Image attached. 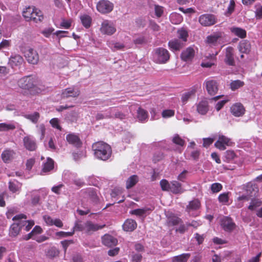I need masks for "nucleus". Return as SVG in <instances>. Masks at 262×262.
Returning a JSON list of instances; mask_svg holds the SVG:
<instances>
[{
    "instance_id": "f257e3e1",
    "label": "nucleus",
    "mask_w": 262,
    "mask_h": 262,
    "mask_svg": "<svg viewBox=\"0 0 262 262\" xmlns=\"http://www.w3.org/2000/svg\"><path fill=\"white\" fill-rule=\"evenodd\" d=\"M95 156L98 159L102 160H107L111 155L112 150L111 146L103 142L95 143L92 146Z\"/></svg>"
},
{
    "instance_id": "f03ea898",
    "label": "nucleus",
    "mask_w": 262,
    "mask_h": 262,
    "mask_svg": "<svg viewBox=\"0 0 262 262\" xmlns=\"http://www.w3.org/2000/svg\"><path fill=\"white\" fill-rule=\"evenodd\" d=\"M170 55L169 52L163 48L155 49L153 55L155 62L158 63H165L169 59Z\"/></svg>"
},
{
    "instance_id": "7ed1b4c3",
    "label": "nucleus",
    "mask_w": 262,
    "mask_h": 262,
    "mask_svg": "<svg viewBox=\"0 0 262 262\" xmlns=\"http://www.w3.org/2000/svg\"><path fill=\"white\" fill-rule=\"evenodd\" d=\"M225 40V34L222 32H215L207 36L206 42L210 46L222 44Z\"/></svg>"
},
{
    "instance_id": "20e7f679",
    "label": "nucleus",
    "mask_w": 262,
    "mask_h": 262,
    "mask_svg": "<svg viewBox=\"0 0 262 262\" xmlns=\"http://www.w3.org/2000/svg\"><path fill=\"white\" fill-rule=\"evenodd\" d=\"M27 216L25 214H19L13 217L12 220H20L21 229L26 232L29 231L34 225V222L33 220H26Z\"/></svg>"
},
{
    "instance_id": "39448f33",
    "label": "nucleus",
    "mask_w": 262,
    "mask_h": 262,
    "mask_svg": "<svg viewBox=\"0 0 262 262\" xmlns=\"http://www.w3.org/2000/svg\"><path fill=\"white\" fill-rule=\"evenodd\" d=\"M100 31L103 34L111 35L116 31V26L112 21L104 20L101 25Z\"/></svg>"
},
{
    "instance_id": "423d86ee",
    "label": "nucleus",
    "mask_w": 262,
    "mask_h": 262,
    "mask_svg": "<svg viewBox=\"0 0 262 262\" xmlns=\"http://www.w3.org/2000/svg\"><path fill=\"white\" fill-rule=\"evenodd\" d=\"M34 83V78L30 76L24 77L18 81V85L20 88L28 90L35 88Z\"/></svg>"
},
{
    "instance_id": "0eeeda50",
    "label": "nucleus",
    "mask_w": 262,
    "mask_h": 262,
    "mask_svg": "<svg viewBox=\"0 0 262 262\" xmlns=\"http://www.w3.org/2000/svg\"><path fill=\"white\" fill-rule=\"evenodd\" d=\"M96 8L101 14H107L113 10L114 4L109 1L101 0L97 3Z\"/></svg>"
},
{
    "instance_id": "6e6552de",
    "label": "nucleus",
    "mask_w": 262,
    "mask_h": 262,
    "mask_svg": "<svg viewBox=\"0 0 262 262\" xmlns=\"http://www.w3.org/2000/svg\"><path fill=\"white\" fill-rule=\"evenodd\" d=\"M21 51L24 52L23 48H20ZM24 55L28 62L35 64L37 63L39 60V56L36 51L31 48H28L24 51Z\"/></svg>"
},
{
    "instance_id": "1a4fd4ad",
    "label": "nucleus",
    "mask_w": 262,
    "mask_h": 262,
    "mask_svg": "<svg viewBox=\"0 0 262 262\" xmlns=\"http://www.w3.org/2000/svg\"><path fill=\"white\" fill-rule=\"evenodd\" d=\"M232 142L230 139L223 135H220L217 141L215 143L214 146L221 150H224L226 146H231Z\"/></svg>"
},
{
    "instance_id": "9d476101",
    "label": "nucleus",
    "mask_w": 262,
    "mask_h": 262,
    "mask_svg": "<svg viewBox=\"0 0 262 262\" xmlns=\"http://www.w3.org/2000/svg\"><path fill=\"white\" fill-rule=\"evenodd\" d=\"M199 21L203 26H210L216 23V19L212 14H205L200 16Z\"/></svg>"
},
{
    "instance_id": "9b49d317",
    "label": "nucleus",
    "mask_w": 262,
    "mask_h": 262,
    "mask_svg": "<svg viewBox=\"0 0 262 262\" xmlns=\"http://www.w3.org/2000/svg\"><path fill=\"white\" fill-rule=\"evenodd\" d=\"M207 92L210 95H214L218 91L217 82L212 79H207L204 82Z\"/></svg>"
},
{
    "instance_id": "f8f14e48",
    "label": "nucleus",
    "mask_w": 262,
    "mask_h": 262,
    "mask_svg": "<svg viewBox=\"0 0 262 262\" xmlns=\"http://www.w3.org/2000/svg\"><path fill=\"white\" fill-rule=\"evenodd\" d=\"M80 94L78 88L76 87H70L62 91L61 97L62 98H68L69 97H77Z\"/></svg>"
},
{
    "instance_id": "ddd939ff",
    "label": "nucleus",
    "mask_w": 262,
    "mask_h": 262,
    "mask_svg": "<svg viewBox=\"0 0 262 262\" xmlns=\"http://www.w3.org/2000/svg\"><path fill=\"white\" fill-rule=\"evenodd\" d=\"M23 142L25 148L30 151H34L37 147L35 140L31 136L25 137L23 139Z\"/></svg>"
},
{
    "instance_id": "4468645a",
    "label": "nucleus",
    "mask_w": 262,
    "mask_h": 262,
    "mask_svg": "<svg viewBox=\"0 0 262 262\" xmlns=\"http://www.w3.org/2000/svg\"><path fill=\"white\" fill-rule=\"evenodd\" d=\"M104 226L105 225H99L91 221H87L85 223V232L88 234H92L94 232L102 229Z\"/></svg>"
},
{
    "instance_id": "2eb2a0df",
    "label": "nucleus",
    "mask_w": 262,
    "mask_h": 262,
    "mask_svg": "<svg viewBox=\"0 0 262 262\" xmlns=\"http://www.w3.org/2000/svg\"><path fill=\"white\" fill-rule=\"evenodd\" d=\"M221 226L226 231H231L235 227V224L233 222L231 219L228 217H224L221 220Z\"/></svg>"
},
{
    "instance_id": "dca6fc26",
    "label": "nucleus",
    "mask_w": 262,
    "mask_h": 262,
    "mask_svg": "<svg viewBox=\"0 0 262 262\" xmlns=\"http://www.w3.org/2000/svg\"><path fill=\"white\" fill-rule=\"evenodd\" d=\"M231 112L235 117H240L245 114V110L240 103H236L231 107Z\"/></svg>"
},
{
    "instance_id": "f3484780",
    "label": "nucleus",
    "mask_w": 262,
    "mask_h": 262,
    "mask_svg": "<svg viewBox=\"0 0 262 262\" xmlns=\"http://www.w3.org/2000/svg\"><path fill=\"white\" fill-rule=\"evenodd\" d=\"M200 207V203L198 200H194L189 202L188 205L186 207V211L192 216H197L198 213H191L193 211L197 210Z\"/></svg>"
},
{
    "instance_id": "a211bd4d",
    "label": "nucleus",
    "mask_w": 262,
    "mask_h": 262,
    "mask_svg": "<svg viewBox=\"0 0 262 262\" xmlns=\"http://www.w3.org/2000/svg\"><path fill=\"white\" fill-rule=\"evenodd\" d=\"M43 219L47 225H55L59 228L63 226L61 221L59 219H53L49 215H45L43 216Z\"/></svg>"
},
{
    "instance_id": "6ab92c4d",
    "label": "nucleus",
    "mask_w": 262,
    "mask_h": 262,
    "mask_svg": "<svg viewBox=\"0 0 262 262\" xmlns=\"http://www.w3.org/2000/svg\"><path fill=\"white\" fill-rule=\"evenodd\" d=\"M196 107L199 114L204 115L209 110L208 102L206 100H202L196 104Z\"/></svg>"
},
{
    "instance_id": "aec40b11",
    "label": "nucleus",
    "mask_w": 262,
    "mask_h": 262,
    "mask_svg": "<svg viewBox=\"0 0 262 262\" xmlns=\"http://www.w3.org/2000/svg\"><path fill=\"white\" fill-rule=\"evenodd\" d=\"M233 52L234 49L231 47H228L226 49L225 61L230 66H233L234 64Z\"/></svg>"
},
{
    "instance_id": "412c9836",
    "label": "nucleus",
    "mask_w": 262,
    "mask_h": 262,
    "mask_svg": "<svg viewBox=\"0 0 262 262\" xmlns=\"http://www.w3.org/2000/svg\"><path fill=\"white\" fill-rule=\"evenodd\" d=\"M195 51L191 47H188L181 53V58L183 60L188 61L191 60L194 57Z\"/></svg>"
},
{
    "instance_id": "4be33fe9",
    "label": "nucleus",
    "mask_w": 262,
    "mask_h": 262,
    "mask_svg": "<svg viewBox=\"0 0 262 262\" xmlns=\"http://www.w3.org/2000/svg\"><path fill=\"white\" fill-rule=\"evenodd\" d=\"M102 243L107 246H116L118 243L117 239L112 235L105 234L102 237Z\"/></svg>"
},
{
    "instance_id": "5701e85b",
    "label": "nucleus",
    "mask_w": 262,
    "mask_h": 262,
    "mask_svg": "<svg viewBox=\"0 0 262 262\" xmlns=\"http://www.w3.org/2000/svg\"><path fill=\"white\" fill-rule=\"evenodd\" d=\"M35 8L33 6H29L24 9L22 14L26 21H30L32 20V19L33 18L32 15H33V13H34Z\"/></svg>"
},
{
    "instance_id": "b1692460",
    "label": "nucleus",
    "mask_w": 262,
    "mask_h": 262,
    "mask_svg": "<svg viewBox=\"0 0 262 262\" xmlns=\"http://www.w3.org/2000/svg\"><path fill=\"white\" fill-rule=\"evenodd\" d=\"M14 221L15 222L11 226L9 231V235L12 237L16 236L19 234L20 229H21L20 220Z\"/></svg>"
},
{
    "instance_id": "393cba45",
    "label": "nucleus",
    "mask_w": 262,
    "mask_h": 262,
    "mask_svg": "<svg viewBox=\"0 0 262 262\" xmlns=\"http://www.w3.org/2000/svg\"><path fill=\"white\" fill-rule=\"evenodd\" d=\"M238 48L240 52L248 54L251 51V46L247 40H243L239 43Z\"/></svg>"
},
{
    "instance_id": "a878e982",
    "label": "nucleus",
    "mask_w": 262,
    "mask_h": 262,
    "mask_svg": "<svg viewBox=\"0 0 262 262\" xmlns=\"http://www.w3.org/2000/svg\"><path fill=\"white\" fill-rule=\"evenodd\" d=\"M154 207H144L143 208L136 209L129 212L132 214H134L139 216H145L149 212L154 210Z\"/></svg>"
},
{
    "instance_id": "bb28decb",
    "label": "nucleus",
    "mask_w": 262,
    "mask_h": 262,
    "mask_svg": "<svg viewBox=\"0 0 262 262\" xmlns=\"http://www.w3.org/2000/svg\"><path fill=\"white\" fill-rule=\"evenodd\" d=\"M24 59L23 57L18 54L12 55L10 59L9 63L12 67L19 66L23 63Z\"/></svg>"
},
{
    "instance_id": "cd10ccee",
    "label": "nucleus",
    "mask_w": 262,
    "mask_h": 262,
    "mask_svg": "<svg viewBox=\"0 0 262 262\" xmlns=\"http://www.w3.org/2000/svg\"><path fill=\"white\" fill-rule=\"evenodd\" d=\"M54 168V161L50 158H48L47 161L43 163L42 168L41 171V174L48 173Z\"/></svg>"
},
{
    "instance_id": "c85d7f7f",
    "label": "nucleus",
    "mask_w": 262,
    "mask_h": 262,
    "mask_svg": "<svg viewBox=\"0 0 262 262\" xmlns=\"http://www.w3.org/2000/svg\"><path fill=\"white\" fill-rule=\"evenodd\" d=\"M184 45L183 41L178 39H172L168 42L169 47L173 51L180 50Z\"/></svg>"
},
{
    "instance_id": "c756f323",
    "label": "nucleus",
    "mask_w": 262,
    "mask_h": 262,
    "mask_svg": "<svg viewBox=\"0 0 262 262\" xmlns=\"http://www.w3.org/2000/svg\"><path fill=\"white\" fill-rule=\"evenodd\" d=\"M170 191L173 193H182L184 190L182 188L181 184L176 181H173L170 183Z\"/></svg>"
},
{
    "instance_id": "7c9ffc66",
    "label": "nucleus",
    "mask_w": 262,
    "mask_h": 262,
    "mask_svg": "<svg viewBox=\"0 0 262 262\" xmlns=\"http://www.w3.org/2000/svg\"><path fill=\"white\" fill-rule=\"evenodd\" d=\"M137 227V223L132 219H127L123 225V229L126 231H132Z\"/></svg>"
},
{
    "instance_id": "2f4dec72",
    "label": "nucleus",
    "mask_w": 262,
    "mask_h": 262,
    "mask_svg": "<svg viewBox=\"0 0 262 262\" xmlns=\"http://www.w3.org/2000/svg\"><path fill=\"white\" fill-rule=\"evenodd\" d=\"M42 232V230L41 228L39 226H36L34 227L31 232L27 235H24L23 237V238L26 241L29 240V239L36 236V235L41 233Z\"/></svg>"
},
{
    "instance_id": "473e14b6",
    "label": "nucleus",
    "mask_w": 262,
    "mask_h": 262,
    "mask_svg": "<svg viewBox=\"0 0 262 262\" xmlns=\"http://www.w3.org/2000/svg\"><path fill=\"white\" fill-rule=\"evenodd\" d=\"M67 141L73 145L79 147L81 145V142L78 137L74 134H68L66 137Z\"/></svg>"
},
{
    "instance_id": "72a5a7b5",
    "label": "nucleus",
    "mask_w": 262,
    "mask_h": 262,
    "mask_svg": "<svg viewBox=\"0 0 262 262\" xmlns=\"http://www.w3.org/2000/svg\"><path fill=\"white\" fill-rule=\"evenodd\" d=\"M16 124L15 122L13 121L9 123H0V132L14 130L16 128Z\"/></svg>"
},
{
    "instance_id": "f704fd0d",
    "label": "nucleus",
    "mask_w": 262,
    "mask_h": 262,
    "mask_svg": "<svg viewBox=\"0 0 262 262\" xmlns=\"http://www.w3.org/2000/svg\"><path fill=\"white\" fill-rule=\"evenodd\" d=\"M14 152L13 150L6 149L2 154L1 157L4 162H9L13 157Z\"/></svg>"
},
{
    "instance_id": "c9c22d12",
    "label": "nucleus",
    "mask_w": 262,
    "mask_h": 262,
    "mask_svg": "<svg viewBox=\"0 0 262 262\" xmlns=\"http://www.w3.org/2000/svg\"><path fill=\"white\" fill-rule=\"evenodd\" d=\"M32 17L33 18L32 19L31 21H33L34 23H38L42 21L43 19V15L42 12L38 8H35L34 10V13H33Z\"/></svg>"
},
{
    "instance_id": "e433bc0d",
    "label": "nucleus",
    "mask_w": 262,
    "mask_h": 262,
    "mask_svg": "<svg viewBox=\"0 0 262 262\" xmlns=\"http://www.w3.org/2000/svg\"><path fill=\"white\" fill-rule=\"evenodd\" d=\"M231 32L235 35L243 38L246 36V31L245 30L238 27H232L230 29Z\"/></svg>"
},
{
    "instance_id": "4c0bfd02",
    "label": "nucleus",
    "mask_w": 262,
    "mask_h": 262,
    "mask_svg": "<svg viewBox=\"0 0 262 262\" xmlns=\"http://www.w3.org/2000/svg\"><path fill=\"white\" fill-rule=\"evenodd\" d=\"M21 187V184L17 181H10L9 183V189L13 193L19 191Z\"/></svg>"
},
{
    "instance_id": "58836bf2",
    "label": "nucleus",
    "mask_w": 262,
    "mask_h": 262,
    "mask_svg": "<svg viewBox=\"0 0 262 262\" xmlns=\"http://www.w3.org/2000/svg\"><path fill=\"white\" fill-rule=\"evenodd\" d=\"M79 118V114L78 111H73L67 114L66 119L71 122H76Z\"/></svg>"
},
{
    "instance_id": "ea45409f",
    "label": "nucleus",
    "mask_w": 262,
    "mask_h": 262,
    "mask_svg": "<svg viewBox=\"0 0 262 262\" xmlns=\"http://www.w3.org/2000/svg\"><path fill=\"white\" fill-rule=\"evenodd\" d=\"M139 179L137 176L133 175L129 177L126 182V187L129 189L133 187L138 182Z\"/></svg>"
},
{
    "instance_id": "a19ab883",
    "label": "nucleus",
    "mask_w": 262,
    "mask_h": 262,
    "mask_svg": "<svg viewBox=\"0 0 262 262\" xmlns=\"http://www.w3.org/2000/svg\"><path fill=\"white\" fill-rule=\"evenodd\" d=\"M190 256L189 253H183L172 258V262H187Z\"/></svg>"
},
{
    "instance_id": "79ce46f5",
    "label": "nucleus",
    "mask_w": 262,
    "mask_h": 262,
    "mask_svg": "<svg viewBox=\"0 0 262 262\" xmlns=\"http://www.w3.org/2000/svg\"><path fill=\"white\" fill-rule=\"evenodd\" d=\"M147 112L144 109L139 107L137 110V118L141 122H143L147 119Z\"/></svg>"
},
{
    "instance_id": "37998d69",
    "label": "nucleus",
    "mask_w": 262,
    "mask_h": 262,
    "mask_svg": "<svg viewBox=\"0 0 262 262\" xmlns=\"http://www.w3.org/2000/svg\"><path fill=\"white\" fill-rule=\"evenodd\" d=\"M80 20L83 26L86 28H89L91 25L92 18L86 14H83L80 16Z\"/></svg>"
},
{
    "instance_id": "c03bdc74",
    "label": "nucleus",
    "mask_w": 262,
    "mask_h": 262,
    "mask_svg": "<svg viewBox=\"0 0 262 262\" xmlns=\"http://www.w3.org/2000/svg\"><path fill=\"white\" fill-rule=\"evenodd\" d=\"M195 94V90H191L188 92H186L183 94L181 100L183 104H185L187 103V102L191 98V97L194 96Z\"/></svg>"
},
{
    "instance_id": "a18cd8bd",
    "label": "nucleus",
    "mask_w": 262,
    "mask_h": 262,
    "mask_svg": "<svg viewBox=\"0 0 262 262\" xmlns=\"http://www.w3.org/2000/svg\"><path fill=\"white\" fill-rule=\"evenodd\" d=\"M89 198L94 203H97L98 201V197L96 191L93 188H90L86 190Z\"/></svg>"
},
{
    "instance_id": "49530a36",
    "label": "nucleus",
    "mask_w": 262,
    "mask_h": 262,
    "mask_svg": "<svg viewBox=\"0 0 262 262\" xmlns=\"http://www.w3.org/2000/svg\"><path fill=\"white\" fill-rule=\"evenodd\" d=\"M24 117L34 123H36L39 118V114L37 112H34L32 114H26Z\"/></svg>"
},
{
    "instance_id": "de8ad7c7",
    "label": "nucleus",
    "mask_w": 262,
    "mask_h": 262,
    "mask_svg": "<svg viewBox=\"0 0 262 262\" xmlns=\"http://www.w3.org/2000/svg\"><path fill=\"white\" fill-rule=\"evenodd\" d=\"M170 19L172 24H179L182 21V16L178 13H172L170 15Z\"/></svg>"
},
{
    "instance_id": "09e8293b",
    "label": "nucleus",
    "mask_w": 262,
    "mask_h": 262,
    "mask_svg": "<svg viewBox=\"0 0 262 262\" xmlns=\"http://www.w3.org/2000/svg\"><path fill=\"white\" fill-rule=\"evenodd\" d=\"M178 37L180 39H181L184 43V42L186 41L187 38L188 37V34L187 31L182 28L178 31Z\"/></svg>"
},
{
    "instance_id": "8fccbe9b",
    "label": "nucleus",
    "mask_w": 262,
    "mask_h": 262,
    "mask_svg": "<svg viewBox=\"0 0 262 262\" xmlns=\"http://www.w3.org/2000/svg\"><path fill=\"white\" fill-rule=\"evenodd\" d=\"M217 54V52H216L215 54L213 53L212 54H209V55L207 56V57L210 58L211 60L208 62H203L201 63V66L205 68H210L211 67H212V66L214 64V62H213L212 60Z\"/></svg>"
},
{
    "instance_id": "3c124183",
    "label": "nucleus",
    "mask_w": 262,
    "mask_h": 262,
    "mask_svg": "<svg viewBox=\"0 0 262 262\" xmlns=\"http://www.w3.org/2000/svg\"><path fill=\"white\" fill-rule=\"evenodd\" d=\"M181 222V219L174 215L168 216V223L169 225H176Z\"/></svg>"
},
{
    "instance_id": "603ef678",
    "label": "nucleus",
    "mask_w": 262,
    "mask_h": 262,
    "mask_svg": "<svg viewBox=\"0 0 262 262\" xmlns=\"http://www.w3.org/2000/svg\"><path fill=\"white\" fill-rule=\"evenodd\" d=\"M244 82L239 80H236L232 81L230 84V87L232 90H235L244 85Z\"/></svg>"
},
{
    "instance_id": "864d4df0",
    "label": "nucleus",
    "mask_w": 262,
    "mask_h": 262,
    "mask_svg": "<svg viewBox=\"0 0 262 262\" xmlns=\"http://www.w3.org/2000/svg\"><path fill=\"white\" fill-rule=\"evenodd\" d=\"M262 204V202L258 199L252 200L250 205L248 207V209L251 210H253L256 208L260 206Z\"/></svg>"
},
{
    "instance_id": "5fc2aeb1",
    "label": "nucleus",
    "mask_w": 262,
    "mask_h": 262,
    "mask_svg": "<svg viewBox=\"0 0 262 262\" xmlns=\"http://www.w3.org/2000/svg\"><path fill=\"white\" fill-rule=\"evenodd\" d=\"M235 157V154L232 150H227L225 153L224 157L226 162H229Z\"/></svg>"
},
{
    "instance_id": "6e6d98bb",
    "label": "nucleus",
    "mask_w": 262,
    "mask_h": 262,
    "mask_svg": "<svg viewBox=\"0 0 262 262\" xmlns=\"http://www.w3.org/2000/svg\"><path fill=\"white\" fill-rule=\"evenodd\" d=\"M228 194V193L225 192L220 194L218 198L220 202L224 204H226L229 200Z\"/></svg>"
},
{
    "instance_id": "4d7b16f0",
    "label": "nucleus",
    "mask_w": 262,
    "mask_h": 262,
    "mask_svg": "<svg viewBox=\"0 0 262 262\" xmlns=\"http://www.w3.org/2000/svg\"><path fill=\"white\" fill-rule=\"evenodd\" d=\"M161 188L164 191H170V183L166 180L163 179L160 181Z\"/></svg>"
},
{
    "instance_id": "13d9d810",
    "label": "nucleus",
    "mask_w": 262,
    "mask_h": 262,
    "mask_svg": "<svg viewBox=\"0 0 262 262\" xmlns=\"http://www.w3.org/2000/svg\"><path fill=\"white\" fill-rule=\"evenodd\" d=\"M174 111L172 110H165L162 113V116L164 118H168L173 116Z\"/></svg>"
},
{
    "instance_id": "bf43d9fd",
    "label": "nucleus",
    "mask_w": 262,
    "mask_h": 262,
    "mask_svg": "<svg viewBox=\"0 0 262 262\" xmlns=\"http://www.w3.org/2000/svg\"><path fill=\"white\" fill-rule=\"evenodd\" d=\"M132 260L133 262H141L142 259V255L141 253H136L133 252L132 253Z\"/></svg>"
},
{
    "instance_id": "052dcab7",
    "label": "nucleus",
    "mask_w": 262,
    "mask_h": 262,
    "mask_svg": "<svg viewBox=\"0 0 262 262\" xmlns=\"http://www.w3.org/2000/svg\"><path fill=\"white\" fill-rule=\"evenodd\" d=\"M172 141L174 143L182 146H183L185 143V141L178 135L174 136Z\"/></svg>"
},
{
    "instance_id": "680f3d73",
    "label": "nucleus",
    "mask_w": 262,
    "mask_h": 262,
    "mask_svg": "<svg viewBox=\"0 0 262 262\" xmlns=\"http://www.w3.org/2000/svg\"><path fill=\"white\" fill-rule=\"evenodd\" d=\"M38 129V132L40 134V139L42 140L45 135L46 128L43 124L36 125Z\"/></svg>"
},
{
    "instance_id": "e2e57ef3",
    "label": "nucleus",
    "mask_w": 262,
    "mask_h": 262,
    "mask_svg": "<svg viewBox=\"0 0 262 262\" xmlns=\"http://www.w3.org/2000/svg\"><path fill=\"white\" fill-rule=\"evenodd\" d=\"M74 233V231H72L71 232H64V231H59L56 233V235L57 236L60 237H66L68 236H72Z\"/></svg>"
},
{
    "instance_id": "0e129e2a",
    "label": "nucleus",
    "mask_w": 262,
    "mask_h": 262,
    "mask_svg": "<svg viewBox=\"0 0 262 262\" xmlns=\"http://www.w3.org/2000/svg\"><path fill=\"white\" fill-rule=\"evenodd\" d=\"M54 31V28L52 27H49L43 29L42 31H41V33L46 37H49Z\"/></svg>"
},
{
    "instance_id": "69168bd1",
    "label": "nucleus",
    "mask_w": 262,
    "mask_h": 262,
    "mask_svg": "<svg viewBox=\"0 0 262 262\" xmlns=\"http://www.w3.org/2000/svg\"><path fill=\"white\" fill-rule=\"evenodd\" d=\"M52 126L57 129L61 130V126L59 124V120L57 118H53L50 121Z\"/></svg>"
},
{
    "instance_id": "338daca9",
    "label": "nucleus",
    "mask_w": 262,
    "mask_h": 262,
    "mask_svg": "<svg viewBox=\"0 0 262 262\" xmlns=\"http://www.w3.org/2000/svg\"><path fill=\"white\" fill-rule=\"evenodd\" d=\"M222 188V185L218 183H213L211 186V189L213 192H218Z\"/></svg>"
},
{
    "instance_id": "774afa93",
    "label": "nucleus",
    "mask_w": 262,
    "mask_h": 262,
    "mask_svg": "<svg viewBox=\"0 0 262 262\" xmlns=\"http://www.w3.org/2000/svg\"><path fill=\"white\" fill-rule=\"evenodd\" d=\"M31 197V203L33 205L39 204L40 201V195L39 194L33 193Z\"/></svg>"
}]
</instances>
